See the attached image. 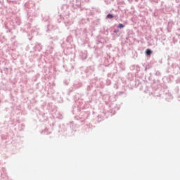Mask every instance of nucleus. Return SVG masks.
<instances>
[{"label":"nucleus","mask_w":180,"mask_h":180,"mask_svg":"<svg viewBox=\"0 0 180 180\" xmlns=\"http://www.w3.org/2000/svg\"><path fill=\"white\" fill-rule=\"evenodd\" d=\"M153 51L150 49H146V56H151Z\"/></svg>","instance_id":"f257e3e1"},{"label":"nucleus","mask_w":180,"mask_h":180,"mask_svg":"<svg viewBox=\"0 0 180 180\" xmlns=\"http://www.w3.org/2000/svg\"><path fill=\"white\" fill-rule=\"evenodd\" d=\"M119 27L120 29H122V27H124V25H123V24H120Z\"/></svg>","instance_id":"7ed1b4c3"},{"label":"nucleus","mask_w":180,"mask_h":180,"mask_svg":"<svg viewBox=\"0 0 180 180\" xmlns=\"http://www.w3.org/2000/svg\"><path fill=\"white\" fill-rule=\"evenodd\" d=\"M113 18V15H112V14H108V15H107V18L108 19H112Z\"/></svg>","instance_id":"f03ea898"}]
</instances>
